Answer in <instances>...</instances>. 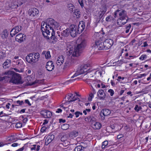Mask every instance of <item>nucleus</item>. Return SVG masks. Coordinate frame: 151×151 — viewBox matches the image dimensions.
Instances as JSON below:
<instances>
[{
  "label": "nucleus",
  "mask_w": 151,
  "mask_h": 151,
  "mask_svg": "<svg viewBox=\"0 0 151 151\" xmlns=\"http://www.w3.org/2000/svg\"><path fill=\"white\" fill-rule=\"evenodd\" d=\"M61 128L63 130H66L69 128V125L68 124H64L61 125Z\"/></svg>",
  "instance_id": "nucleus-36"
},
{
  "label": "nucleus",
  "mask_w": 151,
  "mask_h": 151,
  "mask_svg": "<svg viewBox=\"0 0 151 151\" xmlns=\"http://www.w3.org/2000/svg\"><path fill=\"white\" fill-rule=\"evenodd\" d=\"M14 62H16V65H17V67L18 68H22L23 65V62L21 59H19L16 61L14 60Z\"/></svg>",
  "instance_id": "nucleus-25"
},
{
  "label": "nucleus",
  "mask_w": 151,
  "mask_h": 151,
  "mask_svg": "<svg viewBox=\"0 0 151 151\" xmlns=\"http://www.w3.org/2000/svg\"><path fill=\"white\" fill-rule=\"evenodd\" d=\"M40 114L45 118L50 117L52 115L51 111L45 109L41 111Z\"/></svg>",
  "instance_id": "nucleus-11"
},
{
  "label": "nucleus",
  "mask_w": 151,
  "mask_h": 151,
  "mask_svg": "<svg viewBox=\"0 0 151 151\" xmlns=\"http://www.w3.org/2000/svg\"><path fill=\"white\" fill-rule=\"evenodd\" d=\"M48 123V121L46 120L45 119L44 120V122L43 124V125H45L46 124H47Z\"/></svg>",
  "instance_id": "nucleus-63"
},
{
  "label": "nucleus",
  "mask_w": 151,
  "mask_h": 151,
  "mask_svg": "<svg viewBox=\"0 0 151 151\" xmlns=\"http://www.w3.org/2000/svg\"><path fill=\"white\" fill-rule=\"evenodd\" d=\"M73 96V94L70 93V94H69V95H67L66 96L68 100H69L70 99V98H72Z\"/></svg>",
  "instance_id": "nucleus-50"
},
{
  "label": "nucleus",
  "mask_w": 151,
  "mask_h": 151,
  "mask_svg": "<svg viewBox=\"0 0 151 151\" xmlns=\"http://www.w3.org/2000/svg\"><path fill=\"white\" fill-rule=\"evenodd\" d=\"M69 10L71 12H73L74 13H76V11L74 12V7L70 8Z\"/></svg>",
  "instance_id": "nucleus-54"
},
{
  "label": "nucleus",
  "mask_w": 151,
  "mask_h": 151,
  "mask_svg": "<svg viewBox=\"0 0 151 151\" xmlns=\"http://www.w3.org/2000/svg\"><path fill=\"white\" fill-rule=\"evenodd\" d=\"M142 109V107L140 106H139L138 105H136L134 109L135 110L137 111H138L139 110Z\"/></svg>",
  "instance_id": "nucleus-42"
},
{
  "label": "nucleus",
  "mask_w": 151,
  "mask_h": 151,
  "mask_svg": "<svg viewBox=\"0 0 151 151\" xmlns=\"http://www.w3.org/2000/svg\"><path fill=\"white\" fill-rule=\"evenodd\" d=\"M16 103L17 104H18L19 105H22V103H23V101H20L18 100L16 101Z\"/></svg>",
  "instance_id": "nucleus-53"
},
{
  "label": "nucleus",
  "mask_w": 151,
  "mask_h": 151,
  "mask_svg": "<svg viewBox=\"0 0 151 151\" xmlns=\"http://www.w3.org/2000/svg\"><path fill=\"white\" fill-rule=\"evenodd\" d=\"M11 61L10 59H6L3 64V67L6 69L9 68L11 65Z\"/></svg>",
  "instance_id": "nucleus-19"
},
{
  "label": "nucleus",
  "mask_w": 151,
  "mask_h": 151,
  "mask_svg": "<svg viewBox=\"0 0 151 151\" xmlns=\"http://www.w3.org/2000/svg\"><path fill=\"white\" fill-rule=\"evenodd\" d=\"M78 2L79 3L80 5L82 7H83L84 6L83 1V0H78Z\"/></svg>",
  "instance_id": "nucleus-49"
},
{
  "label": "nucleus",
  "mask_w": 151,
  "mask_h": 151,
  "mask_svg": "<svg viewBox=\"0 0 151 151\" xmlns=\"http://www.w3.org/2000/svg\"><path fill=\"white\" fill-rule=\"evenodd\" d=\"M25 35L22 33H19L16 36V40L19 42L24 41L25 39Z\"/></svg>",
  "instance_id": "nucleus-12"
},
{
  "label": "nucleus",
  "mask_w": 151,
  "mask_h": 151,
  "mask_svg": "<svg viewBox=\"0 0 151 151\" xmlns=\"http://www.w3.org/2000/svg\"><path fill=\"white\" fill-rule=\"evenodd\" d=\"M97 95L99 98L101 99L104 100L105 97L106 95L102 90H99L97 93Z\"/></svg>",
  "instance_id": "nucleus-17"
},
{
  "label": "nucleus",
  "mask_w": 151,
  "mask_h": 151,
  "mask_svg": "<svg viewBox=\"0 0 151 151\" xmlns=\"http://www.w3.org/2000/svg\"><path fill=\"white\" fill-rule=\"evenodd\" d=\"M39 13V11L37 9L35 8L31 9L29 10V16L34 17L38 14Z\"/></svg>",
  "instance_id": "nucleus-14"
},
{
  "label": "nucleus",
  "mask_w": 151,
  "mask_h": 151,
  "mask_svg": "<svg viewBox=\"0 0 151 151\" xmlns=\"http://www.w3.org/2000/svg\"><path fill=\"white\" fill-rule=\"evenodd\" d=\"M17 33L16 31V29H15L14 28V27L10 31V35L12 37H13Z\"/></svg>",
  "instance_id": "nucleus-31"
},
{
  "label": "nucleus",
  "mask_w": 151,
  "mask_h": 151,
  "mask_svg": "<svg viewBox=\"0 0 151 151\" xmlns=\"http://www.w3.org/2000/svg\"><path fill=\"white\" fill-rule=\"evenodd\" d=\"M70 139H69L67 141H65L63 142L61 144H60V145H63L65 147L67 146L70 145Z\"/></svg>",
  "instance_id": "nucleus-32"
},
{
  "label": "nucleus",
  "mask_w": 151,
  "mask_h": 151,
  "mask_svg": "<svg viewBox=\"0 0 151 151\" xmlns=\"http://www.w3.org/2000/svg\"><path fill=\"white\" fill-rule=\"evenodd\" d=\"M15 73V72L12 71L5 72L4 73V75L5 76L0 78V81L5 80V81H9V82L10 83L11 79L13 78Z\"/></svg>",
  "instance_id": "nucleus-6"
},
{
  "label": "nucleus",
  "mask_w": 151,
  "mask_h": 151,
  "mask_svg": "<svg viewBox=\"0 0 151 151\" xmlns=\"http://www.w3.org/2000/svg\"><path fill=\"white\" fill-rule=\"evenodd\" d=\"M42 54H45V57L46 59L49 58L51 57L50 52L49 51L46 52V51H44L42 52Z\"/></svg>",
  "instance_id": "nucleus-27"
},
{
  "label": "nucleus",
  "mask_w": 151,
  "mask_h": 151,
  "mask_svg": "<svg viewBox=\"0 0 151 151\" xmlns=\"http://www.w3.org/2000/svg\"><path fill=\"white\" fill-rule=\"evenodd\" d=\"M70 139L68 138V136L67 135H64L61 138V141L63 142Z\"/></svg>",
  "instance_id": "nucleus-33"
},
{
  "label": "nucleus",
  "mask_w": 151,
  "mask_h": 151,
  "mask_svg": "<svg viewBox=\"0 0 151 151\" xmlns=\"http://www.w3.org/2000/svg\"><path fill=\"white\" fill-rule=\"evenodd\" d=\"M108 91V92L110 93V95L111 96H113L114 94V91L113 90L111 89H110Z\"/></svg>",
  "instance_id": "nucleus-47"
},
{
  "label": "nucleus",
  "mask_w": 151,
  "mask_h": 151,
  "mask_svg": "<svg viewBox=\"0 0 151 151\" xmlns=\"http://www.w3.org/2000/svg\"><path fill=\"white\" fill-rule=\"evenodd\" d=\"M54 68V65L53 62L52 61L48 62L46 65V68L47 70L50 71L53 70Z\"/></svg>",
  "instance_id": "nucleus-13"
},
{
  "label": "nucleus",
  "mask_w": 151,
  "mask_h": 151,
  "mask_svg": "<svg viewBox=\"0 0 151 151\" xmlns=\"http://www.w3.org/2000/svg\"><path fill=\"white\" fill-rule=\"evenodd\" d=\"M32 147H31V150H35L36 151H39L40 149V145H33L32 146Z\"/></svg>",
  "instance_id": "nucleus-26"
},
{
  "label": "nucleus",
  "mask_w": 151,
  "mask_h": 151,
  "mask_svg": "<svg viewBox=\"0 0 151 151\" xmlns=\"http://www.w3.org/2000/svg\"><path fill=\"white\" fill-rule=\"evenodd\" d=\"M47 138L49 139L50 140H51V141L54 139V135L52 134H50L47 137Z\"/></svg>",
  "instance_id": "nucleus-40"
},
{
  "label": "nucleus",
  "mask_w": 151,
  "mask_h": 151,
  "mask_svg": "<svg viewBox=\"0 0 151 151\" xmlns=\"http://www.w3.org/2000/svg\"><path fill=\"white\" fill-rule=\"evenodd\" d=\"M25 102L28 105H29V106H30L31 105V104L29 102V101L28 99H26L25 101Z\"/></svg>",
  "instance_id": "nucleus-58"
},
{
  "label": "nucleus",
  "mask_w": 151,
  "mask_h": 151,
  "mask_svg": "<svg viewBox=\"0 0 151 151\" xmlns=\"http://www.w3.org/2000/svg\"><path fill=\"white\" fill-rule=\"evenodd\" d=\"M111 113L110 110L108 109H104L102 110L100 112V115L101 117H103V119L104 117L110 114Z\"/></svg>",
  "instance_id": "nucleus-15"
},
{
  "label": "nucleus",
  "mask_w": 151,
  "mask_h": 151,
  "mask_svg": "<svg viewBox=\"0 0 151 151\" xmlns=\"http://www.w3.org/2000/svg\"><path fill=\"white\" fill-rule=\"evenodd\" d=\"M40 57L38 53H30L26 57V61L29 63L33 64L37 62Z\"/></svg>",
  "instance_id": "nucleus-5"
},
{
  "label": "nucleus",
  "mask_w": 151,
  "mask_h": 151,
  "mask_svg": "<svg viewBox=\"0 0 151 151\" xmlns=\"http://www.w3.org/2000/svg\"><path fill=\"white\" fill-rule=\"evenodd\" d=\"M92 127L94 129H99L101 127V125L100 123L96 122V121L92 123Z\"/></svg>",
  "instance_id": "nucleus-18"
},
{
  "label": "nucleus",
  "mask_w": 151,
  "mask_h": 151,
  "mask_svg": "<svg viewBox=\"0 0 151 151\" xmlns=\"http://www.w3.org/2000/svg\"><path fill=\"white\" fill-rule=\"evenodd\" d=\"M90 66V65L89 64H87L79 66L76 72L71 77V78H73L86 72L89 73L90 72L91 70H90V68H89Z\"/></svg>",
  "instance_id": "nucleus-4"
},
{
  "label": "nucleus",
  "mask_w": 151,
  "mask_h": 151,
  "mask_svg": "<svg viewBox=\"0 0 151 151\" xmlns=\"http://www.w3.org/2000/svg\"><path fill=\"white\" fill-rule=\"evenodd\" d=\"M147 55H142L139 58V59L140 60H143L146 59Z\"/></svg>",
  "instance_id": "nucleus-45"
},
{
  "label": "nucleus",
  "mask_w": 151,
  "mask_h": 151,
  "mask_svg": "<svg viewBox=\"0 0 151 151\" xmlns=\"http://www.w3.org/2000/svg\"><path fill=\"white\" fill-rule=\"evenodd\" d=\"M96 74H100V75L101 76L102 74V73L101 72V71L99 70H98L97 71H96L95 73Z\"/></svg>",
  "instance_id": "nucleus-52"
},
{
  "label": "nucleus",
  "mask_w": 151,
  "mask_h": 151,
  "mask_svg": "<svg viewBox=\"0 0 151 151\" xmlns=\"http://www.w3.org/2000/svg\"><path fill=\"white\" fill-rule=\"evenodd\" d=\"M64 60V58L63 55L59 56L56 61V64L58 65H61L63 64Z\"/></svg>",
  "instance_id": "nucleus-20"
},
{
  "label": "nucleus",
  "mask_w": 151,
  "mask_h": 151,
  "mask_svg": "<svg viewBox=\"0 0 151 151\" xmlns=\"http://www.w3.org/2000/svg\"><path fill=\"white\" fill-rule=\"evenodd\" d=\"M76 100H78V101H80L79 99V98H77L75 99H73V100H70V101H68V102L69 103H70V102H71L73 101H75Z\"/></svg>",
  "instance_id": "nucleus-56"
},
{
  "label": "nucleus",
  "mask_w": 151,
  "mask_h": 151,
  "mask_svg": "<svg viewBox=\"0 0 151 151\" xmlns=\"http://www.w3.org/2000/svg\"><path fill=\"white\" fill-rule=\"evenodd\" d=\"M14 27L17 33L21 30L22 28V26H17Z\"/></svg>",
  "instance_id": "nucleus-38"
},
{
  "label": "nucleus",
  "mask_w": 151,
  "mask_h": 151,
  "mask_svg": "<svg viewBox=\"0 0 151 151\" xmlns=\"http://www.w3.org/2000/svg\"><path fill=\"white\" fill-rule=\"evenodd\" d=\"M52 141H51V140H50L49 139H48V138L47 137L45 139V144L46 145H47L49 143L51 142Z\"/></svg>",
  "instance_id": "nucleus-43"
},
{
  "label": "nucleus",
  "mask_w": 151,
  "mask_h": 151,
  "mask_svg": "<svg viewBox=\"0 0 151 151\" xmlns=\"http://www.w3.org/2000/svg\"><path fill=\"white\" fill-rule=\"evenodd\" d=\"M104 49L107 50L110 48L113 44V40L111 39H107L103 42Z\"/></svg>",
  "instance_id": "nucleus-10"
},
{
  "label": "nucleus",
  "mask_w": 151,
  "mask_h": 151,
  "mask_svg": "<svg viewBox=\"0 0 151 151\" xmlns=\"http://www.w3.org/2000/svg\"><path fill=\"white\" fill-rule=\"evenodd\" d=\"M6 57L5 52L3 51L0 52V59H3Z\"/></svg>",
  "instance_id": "nucleus-34"
},
{
  "label": "nucleus",
  "mask_w": 151,
  "mask_h": 151,
  "mask_svg": "<svg viewBox=\"0 0 151 151\" xmlns=\"http://www.w3.org/2000/svg\"><path fill=\"white\" fill-rule=\"evenodd\" d=\"M18 145V144L17 143H15L12 144L11 146L13 147H16Z\"/></svg>",
  "instance_id": "nucleus-59"
},
{
  "label": "nucleus",
  "mask_w": 151,
  "mask_h": 151,
  "mask_svg": "<svg viewBox=\"0 0 151 151\" xmlns=\"http://www.w3.org/2000/svg\"><path fill=\"white\" fill-rule=\"evenodd\" d=\"M114 20V18H113L111 16H109L107 17L106 19V21H111V20Z\"/></svg>",
  "instance_id": "nucleus-37"
},
{
  "label": "nucleus",
  "mask_w": 151,
  "mask_h": 151,
  "mask_svg": "<svg viewBox=\"0 0 151 151\" xmlns=\"http://www.w3.org/2000/svg\"><path fill=\"white\" fill-rule=\"evenodd\" d=\"M86 42L84 40H82L80 43L73 50V48L72 46L68 44L67 46V55H72L73 57H78L81 53V50H82L86 46Z\"/></svg>",
  "instance_id": "nucleus-2"
},
{
  "label": "nucleus",
  "mask_w": 151,
  "mask_h": 151,
  "mask_svg": "<svg viewBox=\"0 0 151 151\" xmlns=\"http://www.w3.org/2000/svg\"><path fill=\"white\" fill-rule=\"evenodd\" d=\"M73 64L72 60L70 59H68L65 63L63 68L66 69L71 66Z\"/></svg>",
  "instance_id": "nucleus-21"
},
{
  "label": "nucleus",
  "mask_w": 151,
  "mask_h": 151,
  "mask_svg": "<svg viewBox=\"0 0 151 151\" xmlns=\"http://www.w3.org/2000/svg\"><path fill=\"white\" fill-rule=\"evenodd\" d=\"M85 120L87 122H91L92 123L96 121V119L92 116L85 118Z\"/></svg>",
  "instance_id": "nucleus-24"
},
{
  "label": "nucleus",
  "mask_w": 151,
  "mask_h": 151,
  "mask_svg": "<svg viewBox=\"0 0 151 151\" xmlns=\"http://www.w3.org/2000/svg\"><path fill=\"white\" fill-rule=\"evenodd\" d=\"M75 114L76 115V117H78L80 114L81 115H82L83 114L82 113H81L79 111H76L75 113Z\"/></svg>",
  "instance_id": "nucleus-46"
},
{
  "label": "nucleus",
  "mask_w": 151,
  "mask_h": 151,
  "mask_svg": "<svg viewBox=\"0 0 151 151\" xmlns=\"http://www.w3.org/2000/svg\"><path fill=\"white\" fill-rule=\"evenodd\" d=\"M118 17V19L117 20V24L120 25L125 24L129 19L127 12L123 9H118L114 12V18Z\"/></svg>",
  "instance_id": "nucleus-3"
},
{
  "label": "nucleus",
  "mask_w": 151,
  "mask_h": 151,
  "mask_svg": "<svg viewBox=\"0 0 151 151\" xmlns=\"http://www.w3.org/2000/svg\"><path fill=\"white\" fill-rule=\"evenodd\" d=\"M85 27V25L84 24V22L83 21L80 22L77 28L79 33L80 34L82 32L84 29Z\"/></svg>",
  "instance_id": "nucleus-16"
},
{
  "label": "nucleus",
  "mask_w": 151,
  "mask_h": 151,
  "mask_svg": "<svg viewBox=\"0 0 151 151\" xmlns=\"http://www.w3.org/2000/svg\"><path fill=\"white\" fill-rule=\"evenodd\" d=\"M70 29L69 28L66 29L65 30L61 32V34L62 36L66 37L68 36L70 33Z\"/></svg>",
  "instance_id": "nucleus-23"
},
{
  "label": "nucleus",
  "mask_w": 151,
  "mask_h": 151,
  "mask_svg": "<svg viewBox=\"0 0 151 151\" xmlns=\"http://www.w3.org/2000/svg\"><path fill=\"white\" fill-rule=\"evenodd\" d=\"M10 83L17 84L23 83V82L21 81V78L20 75L16 73H15L13 78L11 79Z\"/></svg>",
  "instance_id": "nucleus-8"
},
{
  "label": "nucleus",
  "mask_w": 151,
  "mask_h": 151,
  "mask_svg": "<svg viewBox=\"0 0 151 151\" xmlns=\"http://www.w3.org/2000/svg\"><path fill=\"white\" fill-rule=\"evenodd\" d=\"M93 97V93H91L89 95V97L88 98V100L89 101H91Z\"/></svg>",
  "instance_id": "nucleus-48"
},
{
  "label": "nucleus",
  "mask_w": 151,
  "mask_h": 151,
  "mask_svg": "<svg viewBox=\"0 0 151 151\" xmlns=\"http://www.w3.org/2000/svg\"><path fill=\"white\" fill-rule=\"evenodd\" d=\"M77 26L75 25H71L70 27V33L71 36L73 37H75L77 35L79 34L77 29Z\"/></svg>",
  "instance_id": "nucleus-9"
},
{
  "label": "nucleus",
  "mask_w": 151,
  "mask_h": 151,
  "mask_svg": "<svg viewBox=\"0 0 151 151\" xmlns=\"http://www.w3.org/2000/svg\"><path fill=\"white\" fill-rule=\"evenodd\" d=\"M22 119H23V122L24 123H26L28 120L27 118H24V116H22Z\"/></svg>",
  "instance_id": "nucleus-51"
},
{
  "label": "nucleus",
  "mask_w": 151,
  "mask_h": 151,
  "mask_svg": "<svg viewBox=\"0 0 151 151\" xmlns=\"http://www.w3.org/2000/svg\"><path fill=\"white\" fill-rule=\"evenodd\" d=\"M59 122H63V123H64L65 122V120L64 119H59Z\"/></svg>",
  "instance_id": "nucleus-62"
},
{
  "label": "nucleus",
  "mask_w": 151,
  "mask_h": 151,
  "mask_svg": "<svg viewBox=\"0 0 151 151\" xmlns=\"http://www.w3.org/2000/svg\"><path fill=\"white\" fill-rule=\"evenodd\" d=\"M60 26L58 23L54 19L50 18L47 23L42 22L41 26V30L43 36L47 39L51 38L55 40V37L54 29H56Z\"/></svg>",
  "instance_id": "nucleus-1"
},
{
  "label": "nucleus",
  "mask_w": 151,
  "mask_h": 151,
  "mask_svg": "<svg viewBox=\"0 0 151 151\" xmlns=\"http://www.w3.org/2000/svg\"><path fill=\"white\" fill-rule=\"evenodd\" d=\"M91 47L92 49L96 52L104 49L103 42L101 40L96 41L95 43H92Z\"/></svg>",
  "instance_id": "nucleus-7"
},
{
  "label": "nucleus",
  "mask_w": 151,
  "mask_h": 151,
  "mask_svg": "<svg viewBox=\"0 0 151 151\" xmlns=\"http://www.w3.org/2000/svg\"><path fill=\"white\" fill-rule=\"evenodd\" d=\"M46 128L45 127H42L41 129V131L42 132H44L46 130Z\"/></svg>",
  "instance_id": "nucleus-55"
},
{
  "label": "nucleus",
  "mask_w": 151,
  "mask_h": 151,
  "mask_svg": "<svg viewBox=\"0 0 151 151\" xmlns=\"http://www.w3.org/2000/svg\"><path fill=\"white\" fill-rule=\"evenodd\" d=\"M108 142L107 141H105L102 143L101 147L102 149L106 148L108 145Z\"/></svg>",
  "instance_id": "nucleus-35"
},
{
  "label": "nucleus",
  "mask_w": 151,
  "mask_h": 151,
  "mask_svg": "<svg viewBox=\"0 0 151 151\" xmlns=\"http://www.w3.org/2000/svg\"><path fill=\"white\" fill-rule=\"evenodd\" d=\"M105 14V13L100 11L99 13V15L98 17H99L100 19H101L103 18Z\"/></svg>",
  "instance_id": "nucleus-39"
},
{
  "label": "nucleus",
  "mask_w": 151,
  "mask_h": 151,
  "mask_svg": "<svg viewBox=\"0 0 151 151\" xmlns=\"http://www.w3.org/2000/svg\"><path fill=\"white\" fill-rule=\"evenodd\" d=\"M62 111V110L61 109H58L57 111H56V113H60V112H61Z\"/></svg>",
  "instance_id": "nucleus-61"
},
{
  "label": "nucleus",
  "mask_w": 151,
  "mask_h": 151,
  "mask_svg": "<svg viewBox=\"0 0 151 151\" xmlns=\"http://www.w3.org/2000/svg\"><path fill=\"white\" fill-rule=\"evenodd\" d=\"M143 44H144V45L143 46H142V47H146L148 46V44L147 43V42H144L143 43Z\"/></svg>",
  "instance_id": "nucleus-60"
},
{
  "label": "nucleus",
  "mask_w": 151,
  "mask_h": 151,
  "mask_svg": "<svg viewBox=\"0 0 151 151\" xmlns=\"http://www.w3.org/2000/svg\"><path fill=\"white\" fill-rule=\"evenodd\" d=\"M22 68H19V69H18L17 68H14V69L15 71H16L17 72L21 73V72H22L23 70V69Z\"/></svg>",
  "instance_id": "nucleus-41"
},
{
  "label": "nucleus",
  "mask_w": 151,
  "mask_h": 151,
  "mask_svg": "<svg viewBox=\"0 0 151 151\" xmlns=\"http://www.w3.org/2000/svg\"><path fill=\"white\" fill-rule=\"evenodd\" d=\"M107 10V8L106 5L103 4L101 6L100 8V11L105 13Z\"/></svg>",
  "instance_id": "nucleus-29"
},
{
  "label": "nucleus",
  "mask_w": 151,
  "mask_h": 151,
  "mask_svg": "<svg viewBox=\"0 0 151 151\" xmlns=\"http://www.w3.org/2000/svg\"><path fill=\"white\" fill-rule=\"evenodd\" d=\"M22 124L20 122H18L16 124V127L17 128H21L22 126Z\"/></svg>",
  "instance_id": "nucleus-44"
},
{
  "label": "nucleus",
  "mask_w": 151,
  "mask_h": 151,
  "mask_svg": "<svg viewBox=\"0 0 151 151\" xmlns=\"http://www.w3.org/2000/svg\"><path fill=\"white\" fill-rule=\"evenodd\" d=\"M24 149V147H22L18 149L17 151H22Z\"/></svg>",
  "instance_id": "nucleus-64"
},
{
  "label": "nucleus",
  "mask_w": 151,
  "mask_h": 151,
  "mask_svg": "<svg viewBox=\"0 0 151 151\" xmlns=\"http://www.w3.org/2000/svg\"><path fill=\"white\" fill-rule=\"evenodd\" d=\"M78 133L77 131L74 130L70 132L69 134V137L71 139H73L78 135Z\"/></svg>",
  "instance_id": "nucleus-22"
},
{
  "label": "nucleus",
  "mask_w": 151,
  "mask_h": 151,
  "mask_svg": "<svg viewBox=\"0 0 151 151\" xmlns=\"http://www.w3.org/2000/svg\"><path fill=\"white\" fill-rule=\"evenodd\" d=\"M124 137V135L122 134L118 135L117 136V138L118 139H120Z\"/></svg>",
  "instance_id": "nucleus-57"
},
{
  "label": "nucleus",
  "mask_w": 151,
  "mask_h": 151,
  "mask_svg": "<svg viewBox=\"0 0 151 151\" xmlns=\"http://www.w3.org/2000/svg\"><path fill=\"white\" fill-rule=\"evenodd\" d=\"M125 29H126L125 32L126 33H128L130 29L131 28V25L130 24H127L125 26Z\"/></svg>",
  "instance_id": "nucleus-28"
},
{
  "label": "nucleus",
  "mask_w": 151,
  "mask_h": 151,
  "mask_svg": "<svg viewBox=\"0 0 151 151\" xmlns=\"http://www.w3.org/2000/svg\"><path fill=\"white\" fill-rule=\"evenodd\" d=\"M84 148V147L81 145H79L76 146L75 149V151H82Z\"/></svg>",
  "instance_id": "nucleus-30"
}]
</instances>
